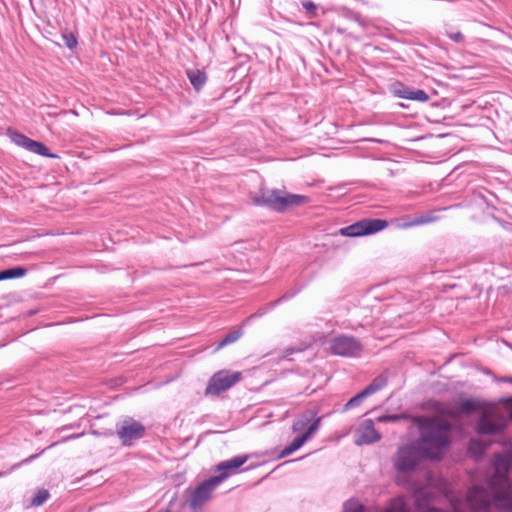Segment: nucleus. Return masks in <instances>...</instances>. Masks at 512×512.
<instances>
[{
	"mask_svg": "<svg viewBox=\"0 0 512 512\" xmlns=\"http://www.w3.org/2000/svg\"><path fill=\"white\" fill-rule=\"evenodd\" d=\"M421 439L418 444L399 448L394 457V466L401 476L413 471L425 456L437 458L449 443L450 423L443 418H416Z\"/></svg>",
	"mask_w": 512,
	"mask_h": 512,
	"instance_id": "f257e3e1",
	"label": "nucleus"
},
{
	"mask_svg": "<svg viewBox=\"0 0 512 512\" xmlns=\"http://www.w3.org/2000/svg\"><path fill=\"white\" fill-rule=\"evenodd\" d=\"M460 411L468 413L480 411L481 418L477 425L480 435H490L500 432L506 425V419L495 404H487L479 400H465L461 403Z\"/></svg>",
	"mask_w": 512,
	"mask_h": 512,
	"instance_id": "f03ea898",
	"label": "nucleus"
},
{
	"mask_svg": "<svg viewBox=\"0 0 512 512\" xmlns=\"http://www.w3.org/2000/svg\"><path fill=\"white\" fill-rule=\"evenodd\" d=\"M495 474L489 480V488L495 504L503 509L512 511V495L510 484L506 477L512 467V451L507 457L499 456L495 461Z\"/></svg>",
	"mask_w": 512,
	"mask_h": 512,
	"instance_id": "7ed1b4c3",
	"label": "nucleus"
},
{
	"mask_svg": "<svg viewBox=\"0 0 512 512\" xmlns=\"http://www.w3.org/2000/svg\"><path fill=\"white\" fill-rule=\"evenodd\" d=\"M307 202L308 198L306 196L270 189L262 190L260 196L254 199L255 204L267 205L278 212H283L289 207L300 206Z\"/></svg>",
	"mask_w": 512,
	"mask_h": 512,
	"instance_id": "20e7f679",
	"label": "nucleus"
},
{
	"mask_svg": "<svg viewBox=\"0 0 512 512\" xmlns=\"http://www.w3.org/2000/svg\"><path fill=\"white\" fill-rule=\"evenodd\" d=\"M242 378L241 372L221 370L216 372L209 380L205 389L206 395H219L238 383Z\"/></svg>",
	"mask_w": 512,
	"mask_h": 512,
	"instance_id": "39448f33",
	"label": "nucleus"
},
{
	"mask_svg": "<svg viewBox=\"0 0 512 512\" xmlns=\"http://www.w3.org/2000/svg\"><path fill=\"white\" fill-rule=\"evenodd\" d=\"M388 223L381 219H363L352 225L340 229V234L348 237H359L379 232L387 227Z\"/></svg>",
	"mask_w": 512,
	"mask_h": 512,
	"instance_id": "423d86ee",
	"label": "nucleus"
},
{
	"mask_svg": "<svg viewBox=\"0 0 512 512\" xmlns=\"http://www.w3.org/2000/svg\"><path fill=\"white\" fill-rule=\"evenodd\" d=\"M224 481L222 477H211L200 484L192 493L189 499V505L192 508H198L207 502L212 495V492Z\"/></svg>",
	"mask_w": 512,
	"mask_h": 512,
	"instance_id": "0eeeda50",
	"label": "nucleus"
},
{
	"mask_svg": "<svg viewBox=\"0 0 512 512\" xmlns=\"http://www.w3.org/2000/svg\"><path fill=\"white\" fill-rule=\"evenodd\" d=\"M144 426L134 419H126L117 428V435L123 445H131L144 436Z\"/></svg>",
	"mask_w": 512,
	"mask_h": 512,
	"instance_id": "6e6552de",
	"label": "nucleus"
},
{
	"mask_svg": "<svg viewBox=\"0 0 512 512\" xmlns=\"http://www.w3.org/2000/svg\"><path fill=\"white\" fill-rule=\"evenodd\" d=\"M329 350L340 356H354L360 351V345L352 337L338 336L329 341Z\"/></svg>",
	"mask_w": 512,
	"mask_h": 512,
	"instance_id": "1a4fd4ad",
	"label": "nucleus"
},
{
	"mask_svg": "<svg viewBox=\"0 0 512 512\" xmlns=\"http://www.w3.org/2000/svg\"><path fill=\"white\" fill-rule=\"evenodd\" d=\"M465 504L472 512H487L490 496L484 489L475 486L469 490Z\"/></svg>",
	"mask_w": 512,
	"mask_h": 512,
	"instance_id": "9d476101",
	"label": "nucleus"
},
{
	"mask_svg": "<svg viewBox=\"0 0 512 512\" xmlns=\"http://www.w3.org/2000/svg\"><path fill=\"white\" fill-rule=\"evenodd\" d=\"M9 135L13 143L25 148L30 152L50 158L57 157V155L49 153L47 147L41 142L29 139L25 135L18 132H10Z\"/></svg>",
	"mask_w": 512,
	"mask_h": 512,
	"instance_id": "9b49d317",
	"label": "nucleus"
},
{
	"mask_svg": "<svg viewBox=\"0 0 512 512\" xmlns=\"http://www.w3.org/2000/svg\"><path fill=\"white\" fill-rule=\"evenodd\" d=\"M380 439V434L375 430L371 420H364L357 429L355 443L357 445L371 444Z\"/></svg>",
	"mask_w": 512,
	"mask_h": 512,
	"instance_id": "f8f14e48",
	"label": "nucleus"
},
{
	"mask_svg": "<svg viewBox=\"0 0 512 512\" xmlns=\"http://www.w3.org/2000/svg\"><path fill=\"white\" fill-rule=\"evenodd\" d=\"M253 455H240L229 460L223 461L219 463L215 471L219 472V475L216 477L224 476V480L231 474L235 473L239 467H241L244 463H246Z\"/></svg>",
	"mask_w": 512,
	"mask_h": 512,
	"instance_id": "ddd939ff",
	"label": "nucleus"
},
{
	"mask_svg": "<svg viewBox=\"0 0 512 512\" xmlns=\"http://www.w3.org/2000/svg\"><path fill=\"white\" fill-rule=\"evenodd\" d=\"M344 512H364V508L356 501H349L345 504ZM384 512H408L401 497L390 502Z\"/></svg>",
	"mask_w": 512,
	"mask_h": 512,
	"instance_id": "4468645a",
	"label": "nucleus"
},
{
	"mask_svg": "<svg viewBox=\"0 0 512 512\" xmlns=\"http://www.w3.org/2000/svg\"><path fill=\"white\" fill-rule=\"evenodd\" d=\"M415 501L417 512H441L439 510L431 509L427 502V494L424 490H417L415 492ZM454 512H462V503L460 500H453L451 502Z\"/></svg>",
	"mask_w": 512,
	"mask_h": 512,
	"instance_id": "2eb2a0df",
	"label": "nucleus"
},
{
	"mask_svg": "<svg viewBox=\"0 0 512 512\" xmlns=\"http://www.w3.org/2000/svg\"><path fill=\"white\" fill-rule=\"evenodd\" d=\"M187 76L196 90H200L206 82V75L203 71L198 69H191L187 71Z\"/></svg>",
	"mask_w": 512,
	"mask_h": 512,
	"instance_id": "dca6fc26",
	"label": "nucleus"
},
{
	"mask_svg": "<svg viewBox=\"0 0 512 512\" xmlns=\"http://www.w3.org/2000/svg\"><path fill=\"white\" fill-rule=\"evenodd\" d=\"M306 441L307 440L303 436L297 437L288 447H286L280 452L278 458L281 459L289 456L290 454L298 450L300 447H302Z\"/></svg>",
	"mask_w": 512,
	"mask_h": 512,
	"instance_id": "f3484780",
	"label": "nucleus"
},
{
	"mask_svg": "<svg viewBox=\"0 0 512 512\" xmlns=\"http://www.w3.org/2000/svg\"><path fill=\"white\" fill-rule=\"evenodd\" d=\"M26 274V270L21 267L0 271V281L12 278H20Z\"/></svg>",
	"mask_w": 512,
	"mask_h": 512,
	"instance_id": "a211bd4d",
	"label": "nucleus"
},
{
	"mask_svg": "<svg viewBox=\"0 0 512 512\" xmlns=\"http://www.w3.org/2000/svg\"><path fill=\"white\" fill-rule=\"evenodd\" d=\"M385 385H386V379L382 376L377 377L376 379H374V381L369 386H367L362 391V395L369 396V395L375 393L376 391L380 390L381 388H383Z\"/></svg>",
	"mask_w": 512,
	"mask_h": 512,
	"instance_id": "6ab92c4d",
	"label": "nucleus"
},
{
	"mask_svg": "<svg viewBox=\"0 0 512 512\" xmlns=\"http://www.w3.org/2000/svg\"><path fill=\"white\" fill-rule=\"evenodd\" d=\"M404 99L419 101V102H427L430 98L428 94L420 89L417 90H409V93L403 94Z\"/></svg>",
	"mask_w": 512,
	"mask_h": 512,
	"instance_id": "aec40b11",
	"label": "nucleus"
},
{
	"mask_svg": "<svg viewBox=\"0 0 512 512\" xmlns=\"http://www.w3.org/2000/svg\"><path fill=\"white\" fill-rule=\"evenodd\" d=\"M49 498V492L46 489H38L30 501V506H41Z\"/></svg>",
	"mask_w": 512,
	"mask_h": 512,
	"instance_id": "412c9836",
	"label": "nucleus"
},
{
	"mask_svg": "<svg viewBox=\"0 0 512 512\" xmlns=\"http://www.w3.org/2000/svg\"><path fill=\"white\" fill-rule=\"evenodd\" d=\"M485 446H486V444L482 443L481 441H479L477 439H473L470 442L469 451L474 456H479L483 452Z\"/></svg>",
	"mask_w": 512,
	"mask_h": 512,
	"instance_id": "4be33fe9",
	"label": "nucleus"
},
{
	"mask_svg": "<svg viewBox=\"0 0 512 512\" xmlns=\"http://www.w3.org/2000/svg\"><path fill=\"white\" fill-rule=\"evenodd\" d=\"M241 337V332L240 331H234V332H231L230 334H228L220 343H219V346L218 348H221L225 345H228V344H231L235 341H237L239 338Z\"/></svg>",
	"mask_w": 512,
	"mask_h": 512,
	"instance_id": "5701e85b",
	"label": "nucleus"
},
{
	"mask_svg": "<svg viewBox=\"0 0 512 512\" xmlns=\"http://www.w3.org/2000/svg\"><path fill=\"white\" fill-rule=\"evenodd\" d=\"M320 424V418H317L307 429V431L302 435L306 440H309L313 434L317 431Z\"/></svg>",
	"mask_w": 512,
	"mask_h": 512,
	"instance_id": "b1692460",
	"label": "nucleus"
},
{
	"mask_svg": "<svg viewBox=\"0 0 512 512\" xmlns=\"http://www.w3.org/2000/svg\"><path fill=\"white\" fill-rule=\"evenodd\" d=\"M406 416L403 415V414H392V415H384V416H380L377 418V422L379 423H382V422H387V421H390V422H395V421H398L402 418H405Z\"/></svg>",
	"mask_w": 512,
	"mask_h": 512,
	"instance_id": "393cba45",
	"label": "nucleus"
},
{
	"mask_svg": "<svg viewBox=\"0 0 512 512\" xmlns=\"http://www.w3.org/2000/svg\"><path fill=\"white\" fill-rule=\"evenodd\" d=\"M367 397L366 395H362V392H360L358 395L354 396L353 398H351L347 404H346V408H351V407H354V406H357L360 401Z\"/></svg>",
	"mask_w": 512,
	"mask_h": 512,
	"instance_id": "a878e982",
	"label": "nucleus"
},
{
	"mask_svg": "<svg viewBox=\"0 0 512 512\" xmlns=\"http://www.w3.org/2000/svg\"><path fill=\"white\" fill-rule=\"evenodd\" d=\"M429 220L428 219H425V218H417L411 222H407V223H403V224H399L398 226L401 227V228H407V227H411V226H415V225H420V224H424V223H427Z\"/></svg>",
	"mask_w": 512,
	"mask_h": 512,
	"instance_id": "bb28decb",
	"label": "nucleus"
},
{
	"mask_svg": "<svg viewBox=\"0 0 512 512\" xmlns=\"http://www.w3.org/2000/svg\"><path fill=\"white\" fill-rule=\"evenodd\" d=\"M506 407V411L512 419V397L501 400Z\"/></svg>",
	"mask_w": 512,
	"mask_h": 512,
	"instance_id": "cd10ccee",
	"label": "nucleus"
},
{
	"mask_svg": "<svg viewBox=\"0 0 512 512\" xmlns=\"http://www.w3.org/2000/svg\"><path fill=\"white\" fill-rule=\"evenodd\" d=\"M308 421H309V420H308V419H306V421L301 420V421H297V422H295V423L293 424V427H292L293 431H294V432L300 431L301 429H303V428L306 426V424L308 423Z\"/></svg>",
	"mask_w": 512,
	"mask_h": 512,
	"instance_id": "c85d7f7f",
	"label": "nucleus"
},
{
	"mask_svg": "<svg viewBox=\"0 0 512 512\" xmlns=\"http://www.w3.org/2000/svg\"><path fill=\"white\" fill-rule=\"evenodd\" d=\"M448 36L455 42H461L463 40V35L460 32H449Z\"/></svg>",
	"mask_w": 512,
	"mask_h": 512,
	"instance_id": "c756f323",
	"label": "nucleus"
},
{
	"mask_svg": "<svg viewBox=\"0 0 512 512\" xmlns=\"http://www.w3.org/2000/svg\"><path fill=\"white\" fill-rule=\"evenodd\" d=\"M409 90L410 89L404 87L400 89H395L394 94L399 98H404L403 94L409 93Z\"/></svg>",
	"mask_w": 512,
	"mask_h": 512,
	"instance_id": "7c9ffc66",
	"label": "nucleus"
},
{
	"mask_svg": "<svg viewBox=\"0 0 512 512\" xmlns=\"http://www.w3.org/2000/svg\"><path fill=\"white\" fill-rule=\"evenodd\" d=\"M303 7L307 10V11H313L315 10L316 6L313 2L311 1H306V2H303Z\"/></svg>",
	"mask_w": 512,
	"mask_h": 512,
	"instance_id": "2f4dec72",
	"label": "nucleus"
},
{
	"mask_svg": "<svg viewBox=\"0 0 512 512\" xmlns=\"http://www.w3.org/2000/svg\"><path fill=\"white\" fill-rule=\"evenodd\" d=\"M66 44L69 48H73L76 45V40L74 38H70L67 40Z\"/></svg>",
	"mask_w": 512,
	"mask_h": 512,
	"instance_id": "473e14b6",
	"label": "nucleus"
},
{
	"mask_svg": "<svg viewBox=\"0 0 512 512\" xmlns=\"http://www.w3.org/2000/svg\"><path fill=\"white\" fill-rule=\"evenodd\" d=\"M295 350L293 348H288L285 350V354L283 357H287L289 354L293 353ZM296 351H301V349H297Z\"/></svg>",
	"mask_w": 512,
	"mask_h": 512,
	"instance_id": "72a5a7b5",
	"label": "nucleus"
}]
</instances>
